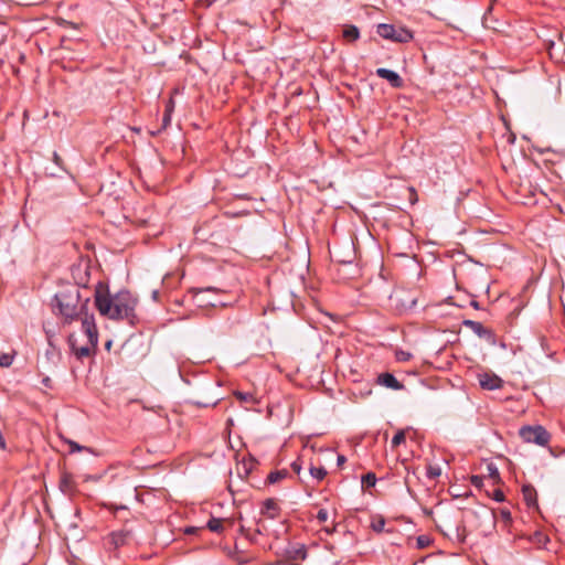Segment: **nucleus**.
Listing matches in <instances>:
<instances>
[{
  "label": "nucleus",
  "instance_id": "f257e3e1",
  "mask_svg": "<svg viewBox=\"0 0 565 565\" xmlns=\"http://www.w3.org/2000/svg\"><path fill=\"white\" fill-rule=\"evenodd\" d=\"M94 296L96 309L102 316L111 320H127L131 326L138 322L136 313L138 299L129 290H119L110 296L99 282Z\"/></svg>",
  "mask_w": 565,
  "mask_h": 565
},
{
  "label": "nucleus",
  "instance_id": "f03ea898",
  "mask_svg": "<svg viewBox=\"0 0 565 565\" xmlns=\"http://www.w3.org/2000/svg\"><path fill=\"white\" fill-rule=\"evenodd\" d=\"M83 301L79 286L67 284L53 298L54 313L60 315L64 323L70 324L79 319Z\"/></svg>",
  "mask_w": 565,
  "mask_h": 565
},
{
  "label": "nucleus",
  "instance_id": "7ed1b4c3",
  "mask_svg": "<svg viewBox=\"0 0 565 565\" xmlns=\"http://www.w3.org/2000/svg\"><path fill=\"white\" fill-rule=\"evenodd\" d=\"M88 303L89 297H85L82 303V313L79 316L82 320V330L87 337V341L92 347H97L98 344V330L95 323V318L93 313L88 312Z\"/></svg>",
  "mask_w": 565,
  "mask_h": 565
},
{
  "label": "nucleus",
  "instance_id": "20e7f679",
  "mask_svg": "<svg viewBox=\"0 0 565 565\" xmlns=\"http://www.w3.org/2000/svg\"><path fill=\"white\" fill-rule=\"evenodd\" d=\"M376 32L383 39L397 43H407L413 39V33L408 29L388 23L379 24Z\"/></svg>",
  "mask_w": 565,
  "mask_h": 565
},
{
  "label": "nucleus",
  "instance_id": "39448f33",
  "mask_svg": "<svg viewBox=\"0 0 565 565\" xmlns=\"http://www.w3.org/2000/svg\"><path fill=\"white\" fill-rule=\"evenodd\" d=\"M519 435L525 443L539 446H547L551 440V434L541 425L523 426L520 428Z\"/></svg>",
  "mask_w": 565,
  "mask_h": 565
},
{
  "label": "nucleus",
  "instance_id": "423d86ee",
  "mask_svg": "<svg viewBox=\"0 0 565 565\" xmlns=\"http://www.w3.org/2000/svg\"><path fill=\"white\" fill-rule=\"evenodd\" d=\"M479 384L483 390H499L503 385V381L495 374L483 373L479 375Z\"/></svg>",
  "mask_w": 565,
  "mask_h": 565
},
{
  "label": "nucleus",
  "instance_id": "0eeeda50",
  "mask_svg": "<svg viewBox=\"0 0 565 565\" xmlns=\"http://www.w3.org/2000/svg\"><path fill=\"white\" fill-rule=\"evenodd\" d=\"M375 73L380 78L386 79L394 88H401L404 85L403 78L392 70L381 67Z\"/></svg>",
  "mask_w": 565,
  "mask_h": 565
},
{
  "label": "nucleus",
  "instance_id": "6e6552de",
  "mask_svg": "<svg viewBox=\"0 0 565 565\" xmlns=\"http://www.w3.org/2000/svg\"><path fill=\"white\" fill-rule=\"evenodd\" d=\"M463 326L470 328L480 338L490 340L494 337L492 330L486 328L481 322L473 320H465Z\"/></svg>",
  "mask_w": 565,
  "mask_h": 565
},
{
  "label": "nucleus",
  "instance_id": "1a4fd4ad",
  "mask_svg": "<svg viewBox=\"0 0 565 565\" xmlns=\"http://www.w3.org/2000/svg\"><path fill=\"white\" fill-rule=\"evenodd\" d=\"M377 383L394 391L404 388V385L392 373L388 372L381 373L377 376Z\"/></svg>",
  "mask_w": 565,
  "mask_h": 565
},
{
  "label": "nucleus",
  "instance_id": "9d476101",
  "mask_svg": "<svg viewBox=\"0 0 565 565\" xmlns=\"http://www.w3.org/2000/svg\"><path fill=\"white\" fill-rule=\"evenodd\" d=\"M522 495L527 508L539 509L537 492L532 484H524L522 487Z\"/></svg>",
  "mask_w": 565,
  "mask_h": 565
},
{
  "label": "nucleus",
  "instance_id": "9b49d317",
  "mask_svg": "<svg viewBox=\"0 0 565 565\" xmlns=\"http://www.w3.org/2000/svg\"><path fill=\"white\" fill-rule=\"evenodd\" d=\"M60 489L64 494L71 495L75 492L76 486L74 477L68 472H63L60 478Z\"/></svg>",
  "mask_w": 565,
  "mask_h": 565
},
{
  "label": "nucleus",
  "instance_id": "f8f14e48",
  "mask_svg": "<svg viewBox=\"0 0 565 565\" xmlns=\"http://www.w3.org/2000/svg\"><path fill=\"white\" fill-rule=\"evenodd\" d=\"M262 513L270 519H275L279 513V507L274 499H267L263 503Z\"/></svg>",
  "mask_w": 565,
  "mask_h": 565
},
{
  "label": "nucleus",
  "instance_id": "ddd939ff",
  "mask_svg": "<svg viewBox=\"0 0 565 565\" xmlns=\"http://www.w3.org/2000/svg\"><path fill=\"white\" fill-rule=\"evenodd\" d=\"M72 352L77 359L87 358L97 347H92L88 342L86 345L77 347L73 341L71 342Z\"/></svg>",
  "mask_w": 565,
  "mask_h": 565
},
{
  "label": "nucleus",
  "instance_id": "4468645a",
  "mask_svg": "<svg viewBox=\"0 0 565 565\" xmlns=\"http://www.w3.org/2000/svg\"><path fill=\"white\" fill-rule=\"evenodd\" d=\"M342 36L348 42H355L360 38V31L353 24L345 25L342 32Z\"/></svg>",
  "mask_w": 565,
  "mask_h": 565
},
{
  "label": "nucleus",
  "instance_id": "2eb2a0df",
  "mask_svg": "<svg viewBox=\"0 0 565 565\" xmlns=\"http://www.w3.org/2000/svg\"><path fill=\"white\" fill-rule=\"evenodd\" d=\"M487 477L491 480L493 486L499 484L501 482L499 469L492 462L487 465Z\"/></svg>",
  "mask_w": 565,
  "mask_h": 565
},
{
  "label": "nucleus",
  "instance_id": "dca6fc26",
  "mask_svg": "<svg viewBox=\"0 0 565 565\" xmlns=\"http://www.w3.org/2000/svg\"><path fill=\"white\" fill-rule=\"evenodd\" d=\"M288 471L286 469L282 470H276L271 471L268 476L266 481L270 484L276 483L278 481H281L282 479L287 478Z\"/></svg>",
  "mask_w": 565,
  "mask_h": 565
},
{
  "label": "nucleus",
  "instance_id": "f3484780",
  "mask_svg": "<svg viewBox=\"0 0 565 565\" xmlns=\"http://www.w3.org/2000/svg\"><path fill=\"white\" fill-rule=\"evenodd\" d=\"M223 521V519L211 518L206 523V527L211 532L221 533L224 530Z\"/></svg>",
  "mask_w": 565,
  "mask_h": 565
},
{
  "label": "nucleus",
  "instance_id": "a211bd4d",
  "mask_svg": "<svg viewBox=\"0 0 565 565\" xmlns=\"http://www.w3.org/2000/svg\"><path fill=\"white\" fill-rule=\"evenodd\" d=\"M384 526H385V519L382 515H376V516L372 518L371 529L374 532H376V533L383 532Z\"/></svg>",
  "mask_w": 565,
  "mask_h": 565
},
{
  "label": "nucleus",
  "instance_id": "6ab92c4d",
  "mask_svg": "<svg viewBox=\"0 0 565 565\" xmlns=\"http://www.w3.org/2000/svg\"><path fill=\"white\" fill-rule=\"evenodd\" d=\"M309 472L311 477L317 481H322L327 476V470L324 469V467L310 466Z\"/></svg>",
  "mask_w": 565,
  "mask_h": 565
},
{
  "label": "nucleus",
  "instance_id": "aec40b11",
  "mask_svg": "<svg viewBox=\"0 0 565 565\" xmlns=\"http://www.w3.org/2000/svg\"><path fill=\"white\" fill-rule=\"evenodd\" d=\"M532 541L540 546H545L550 542V539L544 533L536 531L532 536Z\"/></svg>",
  "mask_w": 565,
  "mask_h": 565
},
{
  "label": "nucleus",
  "instance_id": "412c9836",
  "mask_svg": "<svg viewBox=\"0 0 565 565\" xmlns=\"http://www.w3.org/2000/svg\"><path fill=\"white\" fill-rule=\"evenodd\" d=\"M173 100L170 99L166 106V111H164V115H163V119H162V122H163V127L166 128L169 124H170V120H171V114L173 111Z\"/></svg>",
  "mask_w": 565,
  "mask_h": 565
},
{
  "label": "nucleus",
  "instance_id": "4be33fe9",
  "mask_svg": "<svg viewBox=\"0 0 565 565\" xmlns=\"http://www.w3.org/2000/svg\"><path fill=\"white\" fill-rule=\"evenodd\" d=\"M376 483V476L373 472H367L362 477V486L365 488H372Z\"/></svg>",
  "mask_w": 565,
  "mask_h": 565
},
{
  "label": "nucleus",
  "instance_id": "5701e85b",
  "mask_svg": "<svg viewBox=\"0 0 565 565\" xmlns=\"http://www.w3.org/2000/svg\"><path fill=\"white\" fill-rule=\"evenodd\" d=\"M431 539L428 535H419L416 539V546L419 550L426 548L431 544Z\"/></svg>",
  "mask_w": 565,
  "mask_h": 565
},
{
  "label": "nucleus",
  "instance_id": "b1692460",
  "mask_svg": "<svg viewBox=\"0 0 565 565\" xmlns=\"http://www.w3.org/2000/svg\"><path fill=\"white\" fill-rule=\"evenodd\" d=\"M406 436L404 430H398L392 438V447L395 448L399 446L401 444L405 443Z\"/></svg>",
  "mask_w": 565,
  "mask_h": 565
},
{
  "label": "nucleus",
  "instance_id": "393cba45",
  "mask_svg": "<svg viewBox=\"0 0 565 565\" xmlns=\"http://www.w3.org/2000/svg\"><path fill=\"white\" fill-rule=\"evenodd\" d=\"M441 473V470L438 466H428L427 467V471H426V476L428 479L430 480H434L436 478H438Z\"/></svg>",
  "mask_w": 565,
  "mask_h": 565
},
{
  "label": "nucleus",
  "instance_id": "a878e982",
  "mask_svg": "<svg viewBox=\"0 0 565 565\" xmlns=\"http://www.w3.org/2000/svg\"><path fill=\"white\" fill-rule=\"evenodd\" d=\"M13 362V355L0 352V366L9 367Z\"/></svg>",
  "mask_w": 565,
  "mask_h": 565
},
{
  "label": "nucleus",
  "instance_id": "bb28decb",
  "mask_svg": "<svg viewBox=\"0 0 565 565\" xmlns=\"http://www.w3.org/2000/svg\"><path fill=\"white\" fill-rule=\"evenodd\" d=\"M412 353L407 352V351H403V350H398L396 351L395 353V358L397 361L399 362H406V361H409L412 359Z\"/></svg>",
  "mask_w": 565,
  "mask_h": 565
},
{
  "label": "nucleus",
  "instance_id": "cd10ccee",
  "mask_svg": "<svg viewBox=\"0 0 565 565\" xmlns=\"http://www.w3.org/2000/svg\"><path fill=\"white\" fill-rule=\"evenodd\" d=\"M500 518L507 525L512 522V515L508 509L500 510Z\"/></svg>",
  "mask_w": 565,
  "mask_h": 565
},
{
  "label": "nucleus",
  "instance_id": "c85d7f7f",
  "mask_svg": "<svg viewBox=\"0 0 565 565\" xmlns=\"http://www.w3.org/2000/svg\"><path fill=\"white\" fill-rule=\"evenodd\" d=\"M470 482L473 487L480 489L483 486V477L481 476H471Z\"/></svg>",
  "mask_w": 565,
  "mask_h": 565
},
{
  "label": "nucleus",
  "instance_id": "c756f323",
  "mask_svg": "<svg viewBox=\"0 0 565 565\" xmlns=\"http://www.w3.org/2000/svg\"><path fill=\"white\" fill-rule=\"evenodd\" d=\"M129 535V532L122 534V533H116L114 534L116 544H125L127 543V536Z\"/></svg>",
  "mask_w": 565,
  "mask_h": 565
},
{
  "label": "nucleus",
  "instance_id": "7c9ffc66",
  "mask_svg": "<svg viewBox=\"0 0 565 565\" xmlns=\"http://www.w3.org/2000/svg\"><path fill=\"white\" fill-rule=\"evenodd\" d=\"M328 516H329V515H328V512H327V510H324V509H320V510L318 511V513H317V520H318L320 523H324V522H327Z\"/></svg>",
  "mask_w": 565,
  "mask_h": 565
},
{
  "label": "nucleus",
  "instance_id": "2f4dec72",
  "mask_svg": "<svg viewBox=\"0 0 565 565\" xmlns=\"http://www.w3.org/2000/svg\"><path fill=\"white\" fill-rule=\"evenodd\" d=\"M492 498L497 501V502H502L504 501V493L501 489H495L492 493Z\"/></svg>",
  "mask_w": 565,
  "mask_h": 565
},
{
  "label": "nucleus",
  "instance_id": "473e14b6",
  "mask_svg": "<svg viewBox=\"0 0 565 565\" xmlns=\"http://www.w3.org/2000/svg\"><path fill=\"white\" fill-rule=\"evenodd\" d=\"M235 396L243 401V402H247L252 398V395L250 394H247V393H242V392H235Z\"/></svg>",
  "mask_w": 565,
  "mask_h": 565
},
{
  "label": "nucleus",
  "instance_id": "72a5a7b5",
  "mask_svg": "<svg viewBox=\"0 0 565 565\" xmlns=\"http://www.w3.org/2000/svg\"><path fill=\"white\" fill-rule=\"evenodd\" d=\"M68 445H70V448H71V452H74L76 450H82L84 449V447L79 446L77 443L75 441H68Z\"/></svg>",
  "mask_w": 565,
  "mask_h": 565
},
{
  "label": "nucleus",
  "instance_id": "f704fd0d",
  "mask_svg": "<svg viewBox=\"0 0 565 565\" xmlns=\"http://www.w3.org/2000/svg\"><path fill=\"white\" fill-rule=\"evenodd\" d=\"M53 161L58 167H62V164H63V159L61 158V156L57 152H53Z\"/></svg>",
  "mask_w": 565,
  "mask_h": 565
},
{
  "label": "nucleus",
  "instance_id": "c9c22d12",
  "mask_svg": "<svg viewBox=\"0 0 565 565\" xmlns=\"http://www.w3.org/2000/svg\"><path fill=\"white\" fill-rule=\"evenodd\" d=\"M291 468L296 473H299L301 470V463L298 460H296L291 463Z\"/></svg>",
  "mask_w": 565,
  "mask_h": 565
},
{
  "label": "nucleus",
  "instance_id": "e433bc0d",
  "mask_svg": "<svg viewBox=\"0 0 565 565\" xmlns=\"http://www.w3.org/2000/svg\"><path fill=\"white\" fill-rule=\"evenodd\" d=\"M483 516L488 518L489 520H491L494 523V513L493 512L484 511Z\"/></svg>",
  "mask_w": 565,
  "mask_h": 565
},
{
  "label": "nucleus",
  "instance_id": "4c0bfd02",
  "mask_svg": "<svg viewBox=\"0 0 565 565\" xmlns=\"http://www.w3.org/2000/svg\"><path fill=\"white\" fill-rule=\"evenodd\" d=\"M347 461V458L343 455H339L337 458L338 466H342Z\"/></svg>",
  "mask_w": 565,
  "mask_h": 565
},
{
  "label": "nucleus",
  "instance_id": "58836bf2",
  "mask_svg": "<svg viewBox=\"0 0 565 565\" xmlns=\"http://www.w3.org/2000/svg\"><path fill=\"white\" fill-rule=\"evenodd\" d=\"M470 306L473 307L475 309H479L480 308L479 302L477 300H475V299H472L470 301Z\"/></svg>",
  "mask_w": 565,
  "mask_h": 565
},
{
  "label": "nucleus",
  "instance_id": "ea45409f",
  "mask_svg": "<svg viewBox=\"0 0 565 565\" xmlns=\"http://www.w3.org/2000/svg\"><path fill=\"white\" fill-rule=\"evenodd\" d=\"M492 8H493V7H492V3H491V4L489 6V8L487 9L486 14H487V13H490V12L492 11Z\"/></svg>",
  "mask_w": 565,
  "mask_h": 565
},
{
  "label": "nucleus",
  "instance_id": "a19ab883",
  "mask_svg": "<svg viewBox=\"0 0 565 565\" xmlns=\"http://www.w3.org/2000/svg\"><path fill=\"white\" fill-rule=\"evenodd\" d=\"M193 531H194V527H189V529H186V531H185V532H186V533H193Z\"/></svg>",
  "mask_w": 565,
  "mask_h": 565
},
{
  "label": "nucleus",
  "instance_id": "79ce46f5",
  "mask_svg": "<svg viewBox=\"0 0 565 565\" xmlns=\"http://www.w3.org/2000/svg\"><path fill=\"white\" fill-rule=\"evenodd\" d=\"M207 1V7H210L213 2H215L216 0H206Z\"/></svg>",
  "mask_w": 565,
  "mask_h": 565
},
{
  "label": "nucleus",
  "instance_id": "37998d69",
  "mask_svg": "<svg viewBox=\"0 0 565 565\" xmlns=\"http://www.w3.org/2000/svg\"><path fill=\"white\" fill-rule=\"evenodd\" d=\"M49 382H50V379H45V380L43 381V383H44L45 385H47V384H49Z\"/></svg>",
  "mask_w": 565,
  "mask_h": 565
},
{
  "label": "nucleus",
  "instance_id": "c03bdc74",
  "mask_svg": "<svg viewBox=\"0 0 565 565\" xmlns=\"http://www.w3.org/2000/svg\"><path fill=\"white\" fill-rule=\"evenodd\" d=\"M199 406H203V407H206L207 404H201V403H196Z\"/></svg>",
  "mask_w": 565,
  "mask_h": 565
},
{
  "label": "nucleus",
  "instance_id": "a18cd8bd",
  "mask_svg": "<svg viewBox=\"0 0 565 565\" xmlns=\"http://www.w3.org/2000/svg\"><path fill=\"white\" fill-rule=\"evenodd\" d=\"M158 291H153V298H157Z\"/></svg>",
  "mask_w": 565,
  "mask_h": 565
}]
</instances>
